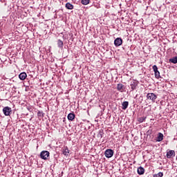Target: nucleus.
Wrapping results in <instances>:
<instances>
[{
    "label": "nucleus",
    "instance_id": "1",
    "mask_svg": "<svg viewBox=\"0 0 177 177\" xmlns=\"http://www.w3.org/2000/svg\"><path fill=\"white\" fill-rule=\"evenodd\" d=\"M147 99H148V100H151L152 103H156L157 95L153 93H149L147 94Z\"/></svg>",
    "mask_w": 177,
    "mask_h": 177
},
{
    "label": "nucleus",
    "instance_id": "14",
    "mask_svg": "<svg viewBox=\"0 0 177 177\" xmlns=\"http://www.w3.org/2000/svg\"><path fill=\"white\" fill-rule=\"evenodd\" d=\"M103 135H104V133L103 132V129H100L98 132L97 138L102 139V138H103Z\"/></svg>",
    "mask_w": 177,
    "mask_h": 177
},
{
    "label": "nucleus",
    "instance_id": "9",
    "mask_svg": "<svg viewBox=\"0 0 177 177\" xmlns=\"http://www.w3.org/2000/svg\"><path fill=\"white\" fill-rule=\"evenodd\" d=\"M19 78L21 81H24V80H26V78H27V73H26V72L21 73L19 75Z\"/></svg>",
    "mask_w": 177,
    "mask_h": 177
},
{
    "label": "nucleus",
    "instance_id": "12",
    "mask_svg": "<svg viewBox=\"0 0 177 177\" xmlns=\"http://www.w3.org/2000/svg\"><path fill=\"white\" fill-rule=\"evenodd\" d=\"M137 172L138 175H143L145 174V168L140 167L138 168Z\"/></svg>",
    "mask_w": 177,
    "mask_h": 177
},
{
    "label": "nucleus",
    "instance_id": "19",
    "mask_svg": "<svg viewBox=\"0 0 177 177\" xmlns=\"http://www.w3.org/2000/svg\"><path fill=\"white\" fill-rule=\"evenodd\" d=\"M57 45H58V47L63 48V41L59 39L57 41Z\"/></svg>",
    "mask_w": 177,
    "mask_h": 177
},
{
    "label": "nucleus",
    "instance_id": "10",
    "mask_svg": "<svg viewBox=\"0 0 177 177\" xmlns=\"http://www.w3.org/2000/svg\"><path fill=\"white\" fill-rule=\"evenodd\" d=\"M128 106H129V102L128 101H124L122 103V109L127 110L128 109Z\"/></svg>",
    "mask_w": 177,
    "mask_h": 177
},
{
    "label": "nucleus",
    "instance_id": "13",
    "mask_svg": "<svg viewBox=\"0 0 177 177\" xmlns=\"http://www.w3.org/2000/svg\"><path fill=\"white\" fill-rule=\"evenodd\" d=\"M75 118V114L71 113L68 115V120H69V121H73Z\"/></svg>",
    "mask_w": 177,
    "mask_h": 177
},
{
    "label": "nucleus",
    "instance_id": "16",
    "mask_svg": "<svg viewBox=\"0 0 177 177\" xmlns=\"http://www.w3.org/2000/svg\"><path fill=\"white\" fill-rule=\"evenodd\" d=\"M169 62L170 63H173V64H176V63H177V57H174L173 58L169 59Z\"/></svg>",
    "mask_w": 177,
    "mask_h": 177
},
{
    "label": "nucleus",
    "instance_id": "4",
    "mask_svg": "<svg viewBox=\"0 0 177 177\" xmlns=\"http://www.w3.org/2000/svg\"><path fill=\"white\" fill-rule=\"evenodd\" d=\"M49 151H43L40 153V158L42 160H48V158L49 157Z\"/></svg>",
    "mask_w": 177,
    "mask_h": 177
},
{
    "label": "nucleus",
    "instance_id": "21",
    "mask_svg": "<svg viewBox=\"0 0 177 177\" xmlns=\"http://www.w3.org/2000/svg\"><path fill=\"white\" fill-rule=\"evenodd\" d=\"M152 68H153V70L155 74H156V73H158V68L156 65H153V66H152Z\"/></svg>",
    "mask_w": 177,
    "mask_h": 177
},
{
    "label": "nucleus",
    "instance_id": "11",
    "mask_svg": "<svg viewBox=\"0 0 177 177\" xmlns=\"http://www.w3.org/2000/svg\"><path fill=\"white\" fill-rule=\"evenodd\" d=\"M163 139H164V134H162V133H158L156 141L162 142V140H163Z\"/></svg>",
    "mask_w": 177,
    "mask_h": 177
},
{
    "label": "nucleus",
    "instance_id": "7",
    "mask_svg": "<svg viewBox=\"0 0 177 177\" xmlns=\"http://www.w3.org/2000/svg\"><path fill=\"white\" fill-rule=\"evenodd\" d=\"M167 158H172V157H175V151L170 150L167 152Z\"/></svg>",
    "mask_w": 177,
    "mask_h": 177
},
{
    "label": "nucleus",
    "instance_id": "6",
    "mask_svg": "<svg viewBox=\"0 0 177 177\" xmlns=\"http://www.w3.org/2000/svg\"><path fill=\"white\" fill-rule=\"evenodd\" d=\"M117 90L119 92H124L125 91V86L122 84H117Z\"/></svg>",
    "mask_w": 177,
    "mask_h": 177
},
{
    "label": "nucleus",
    "instance_id": "15",
    "mask_svg": "<svg viewBox=\"0 0 177 177\" xmlns=\"http://www.w3.org/2000/svg\"><path fill=\"white\" fill-rule=\"evenodd\" d=\"M66 9H69L70 10H72V9H74V6L70 3H66Z\"/></svg>",
    "mask_w": 177,
    "mask_h": 177
},
{
    "label": "nucleus",
    "instance_id": "2",
    "mask_svg": "<svg viewBox=\"0 0 177 177\" xmlns=\"http://www.w3.org/2000/svg\"><path fill=\"white\" fill-rule=\"evenodd\" d=\"M3 113L4 115L9 116L10 114H12V108L9 106H6L3 109Z\"/></svg>",
    "mask_w": 177,
    "mask_h": 177
},
{
    "label": "nucleus",
    "instance_id": "23",
    "mask_svg": "<svg viewBox=\"0 0 177 177\" xmlns=\"http://www.w3.org/2000/svg\"><path fill=\"white\" fill-rule=\"evenodd\" d=\"M90 2V0H82V5H88Z\"/></svg>",
    "mask_w": 177,
    "mask_h": 177
},
{
    "label": "nucleus",
    "instance_id": "24",
    "mask_svg": "<svg viewBox=\"0 0 177 177\" xmlns=\"http://www.w3.org/2000/svg\"><path fill=\"white\" fill-rule=\"evenodd\" d=\"M146 120V117H141L138 119L139 122H143L144 121H145Z\"/></svg>",
    "mask_w": 177,
    "mask_h": 177
},
{
    "label": "nucleus",
    "instance_id": "22",
    "mask_svg": "<svg viewBox=\"0 0 177 177\" xmlns=\"http://www.w3.org/2000/svg\"><path fill=\"white\" fill-rule=\"evenodd\" d=\"M155 78H157V80L161 78V76L160 75V71L155 73Z\"/></svg>",
    "mask_w": 177,
    "mask_h": 177
},
{
    "label": "nucleus",
    "instance_id": "20",
    "mask_svg": "<svg viewBox=\"0 0 177 177\" xmlns=\"http://www.w3.org/2000/svg\"><path fill=\"white\" fill-rule=\"evenodd\" d=\"M164 176V174L162 172H159L157 174H154L153 177H162Z\"/></svg>",
    "mask_w": 177,
    "mask_h": 177
},
{
    "label": "nucleus",
    "instance_id": "3",
    "mask_svg": "<svg viewBox=\"0 0 177 177\" xmlns=\"http://www.w3.org/2000/svg\"><path fill=\"white\" fill-rule=\"evenodd\" d=\"M104 156L106 158H111L114 156V151L113 149H106L104 152Z\"/></svg>",
    "mask_w": 177,
    "mask_h": 177
},
{
    "label": "nucleus",
    "instance_id": "5",
    "mask_svg": "<svg viewBox=\"0 0 177 177\" xmlns=\"http://www.w3.org/2000/svg\"><path fill=\"white\" fill-rule=\"evenodd\" d=\"M114 45L116 46H121L122 45V39L118 37L114 41Z\"/></svg>",
    "mask_w": 177,
    "mask_h": 177
},
{
    "label": "nucleus",
    "instance_id": "18",
    "mask_svg": "<svg viewBox=\"0 0 177 177\" xmlns=\"http://www.w3.org/2000/svg\"><path fill=\"white\" fill-rule=\"evenodd\" d=\"M37 116L39 117L40 118H44V111H39L37 113Z\"/></svg>",
    "mask_w": 177,
    "mask_h": 177
},
{
    "label": "nucleus",
    "instance_id": "8",
    "mask_svg": "<svg viewBox=\"0 0 177 177\" xmlns=\"http://www.w3.org/2000/svg\"><path fill=\"white\" fill-rule=\"evenodd\" d=\"M131 91H135L136 86H138V82L135 80L132 81L130 84Z\"/></svg>",
    "mask_w": 177,
    "mask_h": 177
},
{
    "label": "nucleus",
    "instance_id": "17",
    "mask_svg": "<svg viewBox=\"0 0 177 177\" xmlns=\"http://www.w3.org/2000/svg\"><path fill=\"white\" fill-rule=\"evenodd\" d=\"M69 153H70V151H68V148L66 147L63 149L64 156H68Z\"/></svg>",
    "mask_w": 177,
    "mask_h": 177
}]
</instances>
